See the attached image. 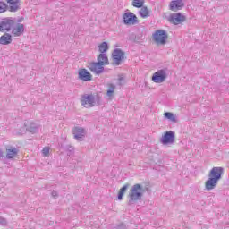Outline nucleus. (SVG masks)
Returning a JSON list of instances; mask_svg holds the SVG:
<instances>
[{
    "instance_id": "nucleus-1",
    "label": "nucleus",
    "mask_w": 229,
    "mask_h": 229,
    "mask_svg": "<svg viewBox=\"0 0 229 229\" xmlns=\"http://www.w3.org/2000/svg\"><path fill=\"white\" fill-rule=\"evenodd\" d=\"M223 174H225V168L221 166L213 167L208 174V178L205 182V189L208 191H214L217 184L219 183V180L223 178Z\"/></svg>"
},
{
    "instance_id": "nucleus-2",
    "label": "nucleus",
    "mask_w": 229,
    "mask_h": 229,
    "mask_svg": "<svg viewBox=\"0 0 229 229\" xmlns=\"http://www.w3.org/2000/svg\"><path fill=\"white\" fill-rule=\"evenodd\" d=\"M144 196V187L141 184H134L129 191L128 205H135L137 201H140Z\"/></svg>"
},
{
    "instance_id": "nucleus-3",
    "label": "nucleus",
    "mask_w": 229,
    "mask_h": 229,
    "mask_svg": "<svg viewBox=\"0 0 229 229\" xmlns=\"http://www.w3.org/2000/svg\"><path fill=\"white\" fill-rule=\"evenodd\" d=\"M81 105L84 108H92V106L99 105V98L93 94H84L81 98Z\"/></svg>"
},
{
    "instance_id": "nucleus-4",
    "label": "nucleus",
    "mask_w": 229,
    "mask_h": 229,
    "mask_svg": "<svg viewBox=\"0 0 229 229\" xmlns=\"http://www.w3.org/2000/svg\"><path fill=\"white\" fill-rule=\"evenodd\" d=\"M153 38L156 44H158L159 46H165L167 42V31L164 30H157L153 34Z\"/></svg>"
},
{
    "instance_id": "nucleus-5",
    "label": "nucleus",
    "mask_w": 229,
    "mask_h": 229,
    "mask_svg": "<svg viewBox=\"0 0 229 229\" xmlns=\"http://www.w3.org/2000/svg\"><path fill=\"white\" fill-rule=\"evenodd\" d=\"M168 76L169 71L165 68L161 69L154 72V74L152 75V81H154V83H164V81L167 80Z\"/></svg>"
},
{
    "instance_id": "nucleus-6",
    "label": "nucleus",
    "mask_w": 229,
    "mask_h": 229,
    "mask_svg": "<svg viewBox=\"0 0 229 229\" xmlns=\"http://www.w3.org/2000/svg\"><path fill=\"white\" fill-rule=\"evenodd\" d=\"M176 136L173 131H165L160 138V143L163 144V146H171L174 144Z\"/></svg>"
},
{
    "instance_id": "nucleus-7",
    "label": "nucleus",
    "mask_w": 229,
    "mask_h": 229,
    "mask_svg": "<svg viewBox=\"0 0 229 229\" xmlns=\"http://www.w3.org/2000/svg\"><path fill=\"white\" fill-rule=\"evenodd\" d=\"M26 131H30V133H37V131H38V125L26 121L24 123V126L21 127L20 129V131H17L16 133L18 135H24V133H26Z\"/></svg>"
},
{
    "instance_id": "nucleus-8",
    "label": "nucleus",
    "mask_w": 229,
    "mask_h": 229,
    "mask_svg": "<svg viewBox=\"0 0 229 229\" xmlns=\"http://www.w3.org/2000/svg\"><path fill=\"white\" fill-rule=\"evenodd\" d=\"M13 18H4L0 21V31L1 33H5L10 31L13 27Z\"/></svg>"
},
{
    "instance_id": "nucleus-9",
    "label": "nucleus",
    "mask_w": 229,
    "mask_h": 229,
    "mask_svg": "<svg viewBox=\"0 0 229 229\" xmlns=\"http://www.w3.org/2000/svg\"><path fill=\"white\" fill-rule=\"evenodd\" d=\"M187 20V17L185 15L182 14L181 13H174L170 15L169 21L172 22V24H174V26H178V24H182V22H185Z\"/></svg>"
},
{
    "instance_id": "nucleus-10",
    "label": "nucleus",
    "mask_w": 229,
    "mask_h": 229,
    "mask_svg": "<svg viewBox=\"0 0 229 229\" xmlns=\"http://www.w3.org/2000/svg\"><path fill=\"white\" fill-rule=\"evenodd\" d=\"M123 19L124 24H127L128 26H133L139 22L137 15H135L133 13H125Z\"/></svg>"
},
{
    "instance_id": "nucleus-11",
    "label": "nucleus",
    "mask_w": 229,
    "mask_h": 229,
    "mask_svg": "<svg viewBox=\"0 0 229 229\" xmlns=\"http://www.w3.org/2000/svg\"><path fill=\"white\" fill-rule=\"evenodd\" d=\"M88 69L91 71L94 74L97 76H99V74H103L105 72V66L101 64V63H90L88 66Z\"/></svg>"
},
{
    "instance_id": "nucleus-12",
    "label": "nucleus",
    "mask_w": 229,
    "mask_h": 229,
    "mask_svg": "<svg viewBox=\"0 0 229 229\" xmlns=\"http://www.w3.org/2000/svg\"><path fill=\"white\" fill-rule=\"evenodd\" d=\"M112 56H113L114 64L120 65L121 62L123 61V58H124V52H123L119 48H116L114 50Z\"/></svg>"
},
{
    "instance_id": "nucleus-13",
    "label": "nucleus",
    "mask_w": 229,
    "mask_h": 229,
    "mask_svg": "<svg viewBox=\"0 0 229 229\" xmlns=\"http://www.w3.org/2000/svg\"><path fill=\"white\" fill-rule=\"evenodd\" d=\"M12 29V35L13 37H21L24 33V24L22 23H16L13 21V25Z\"/></svg>"
},
{
    "instance_id": "nucleus-14",
    "label": "nucleus",
    "mask_w": 229,
    "mask_h": 229,
    "mask_svg": "<svg viewBox=\"0 0 229 229\" xmlns=\"http://www.w3.org/2000/svg\"><path fill=\"white\" fill-rule=\"evenodd\" d=\"M183 6H185L183 0H172L169 4V10H171V12H178L182 10Z\"/></svg>"
},
{
    "instance_id": "nucleus-15",
    "label": "nucleus",
    "mask_w": 229,
    "mask_h": 229,
    "mask_svg": "<svg viewBox=\"0 0 229 229\" xmlns=\"http://www.w3.org/2000/svg\"><path fill=\"white\" fill-rule=\"evenodd\" d=\"M78 77L82 81H92V74L85 68L79 70Z\"/></svg>"
},
{
    "instance_id": "nucleus-16",
    "label": "nucleus",
    "mask_w": 229,
    "mask_h": 229,
    "mask_svg": "<svg viewBox=\"0 0 229 229\" xmlns=\"http://www.w3.org/2000/svg\"><path fill=\"white\" fill-rule=\"evenodd\" d=\"M86 133H87V131L82 127H75L73 129L74 139H76L77 140H79L81 142V140H83V139H85Z\"/></svg>"
},
{
    "instance_id": "nucleus-17",
    "label": "nucleus",
    "mask_w": 229,
    "mask_h": 229,
    "mask_svg": "<svg viewBox=\"0 0 229 229\" xmlns=\"http://www.w3.org/2000/svg\"><path fill=\"white\" fill-rule=\"evenodd\" d=\"M11 12H17L21 9V0H6Z\"/></svg>"
},
{
    "instance_id": "nucleus-18",
    "label": "nucleus",
    "mask_w": 229,
    "mask_h": 229,
    "mask_svg": "<svg viewBox=\"0 0 229 229\" xmlns=\"http://www.w3.org/2000/svg\"><path fill=\"white\" fill-rule=\"evenodd\" d=\"M19 155V149L15 147H7L6 148V158L11 160L12 158H15V157Z\"/></svg>"
},
{
    "instance_id": "nucleus-19",
    "label": "nucleus",
    "mask_w": 229,
    "mask_h": 229,
    "mask_svg": "<svg viewBox=\"0 0 229 229\" xmlns=\"http://www.w3.org/2000/svg\"><path fill=\"white\" fill-rule=\"evenodd\" d=\"M115 89L116 86L114 84H107L106 96L110 101H112L114 99V96H115Z\"/></svg>"
},
{
    "instance_id": "nucleus-20",
    "label": "nucleus",
    "mask_w": 229,
    "mask_h": 229,
    "mask_svg": "<svg viewBox=\"0 0 229 229\" xmlns=\"http://www.w3.org/2000/svg\"><path fill=\"white\" fill-rule=\"evenodd\" d=\"M12 35L9 33H5L0 37V44L2 46H8L12 42Z\"/></svg>"
},
{
    "instance_id": "nucleus-21",
    "label": "nucleus",
    "mask_w": 229,
    "mask_h": 229,
    "mask_svg": "<svg viewBox=\"0 0 229 229\" xmlns=\"http://www.w3.org/2000/svg\"><path fill=\"white\" fill-rule=\"evenodd\" d=\"M97 63L101 64L104 67L105 65H108V56H106V54H100Z\"/></svg>"
},
{
    "instance_id": "nucleus-22",
    "label": "nucleus",
    "mask_w": 229,
    "mask_h": 229,
    "mask_svg": "<svg viewBox=\"0 0 229 229\" xmlns=\"http://www.w3.org/2000/svg\"><path fill=\"white\" fill-rule=\"evenodd\" d=\"M139 15L141 16L142 19H148L149 17V9L147 6L140 7Z\"/></svg>"
},
{
    "instance_id": "nucleus-23",
    "label": "nucleus",
    "mask_w": 229,
    "mask_h": 229,
    "mask_svg": "<svg viewBox=\"0 0 229 229\" xmlns=\"http://www.w3.org/2000/svg\"><path fill=\"white\" fill-rule=\"evenodd\" d=\"M164 117L168 119V121H171V123H176V114L173 113L166 112L164 114Z\"/></svg>"
},
{
    "instance_id": "nucleus-24",
    "label": "nucleus",
    "mask_w": 229,
    "mask_h": 229,
    "mask_svg": "<svg viewBox=\"0 0 229 229\" xmlns=\"http://www.w3.org/2000/svg\"><path fill=\"white\" fill-rule=\"evenodd\" d=\"M98 51L101 54H105L108 51V43L102 42L100 45H98Z\"/></svg>"
},
{
    "instance_id": "nucleus-25",
    "label": "nucleus",
    "mask_w": 229,
    "mask_h": 229,
    "mask_svg": "<svg viewBox=\"0 0 229 229\" xmlns=\"http://www.w3.org/2000/svg\"><path fill=\"white\" fill-rule=\"evenodd\" d=\"M132 6L134 8H142L144 6V0H133Z\"/></svg>"
},
{
    "instance_id": "nucleus-26",
    "label": "nucleus",
    "mask_w": 229,
    "mask_h": 229,
    "mask_svg": "<svg viewBox=\"0 0 229 229\" xmlns=\"http://www.w3.org/2000/svg\"><path fill=\"white\" fill-rule=\"evenodd\" d=\"M8 9V5L4 2H0V13H4Z\"/></svg>"
},
{
    "instance_id": "nucleus-27",
    "label": "nucleus",
    "mask_w": 229,
    "mask_h": 229,
    "mask_svg": "<svg viewBox=\"0 0 229 229\" xmlns=\"http://www.w3.org/2000/svg\"><path fill=\"white\" fill-rule=\"evenodd\" d=\"M42 155L43 157H49V147H45L42 149Z\"/></svg>"
},
{
    "instance_id": "nucleus-28",
    "label": "nucleus",
    "mask_w": 229,
    "mask_h": 229,
    "mask_svg": "<svg viewBox=\"0 0 229 229\" xmlns=\"http://www.w3.org/2000/svg\"><path fill=\"white\" fill-rule=\"evenodd\" d=\"M118 85H124V77L123 75L118 76Z\"/></svg>"
},
{
    "instance_id": "nucleus-29",
    "label": "nucleus",
    "mask_w": 229,
    "mask_h": 229,
    "mask_svg": "<svg viewBox=\"0 0 229 229\" xmlns=\"http://www.w3.org/2000/svg\"><path fill=\"white\" fill-rule=\"evenodd\" d=\"M7 224H8V222L4 218L0 217V225L1 226H6Z\"/></svg>"
},
{
    "instance_id": "nucleus-30",
    "label": "nucleus",
    "mask_w": 229,
    "mask_h": 229,
    "mask_svg": "<svg viewBox=\"0 0 229 229\" xmlns=\"http://www.w3.org/2000/svg\"><path fill=\"white\" fill-rule=\"evenodd\" d=\"M126 191H128V184H125L122 189H120V192H122L123 194H124Z\"/></svg>"
},
{
    "instance_id": "nucleus-31",
    "label": "nucleus",
    "mask_w": 229,
    "mask_h": 229,
    "mask_svg": "<svg viewBox=\"0 0 229 229\" xmlns=\"http://www.w3.org/2000/svg\"><path fill=\"white\" fill-rule=\"evenodd\" d=\"M123 196H124V193L119 191V193H118V199L121 201V199H123Z\"/></svg>"
},
{
    "instance_id": "nucleus-32",
    "label": "nucleus",
    "mask_w": 229,
    "mask_h": 229,
    "mask_svg": "<svg viewBox=\"0 0 229 229\" xmlns=\"http://www.w3.org/2000/svg\"><path fill=\"white\" fill-rule=\"evenodd\" d=\"M52 196H53V198H56V196H58V192L53 191H52Z\"/></svg>"
},
{
    "instance_id": "nucleus-33",
    "label": "nucleus",
    "mask_w": 229,
    "mask_h": 229,
    "mask_svg": "<svg viewBox=\"0 0 229 229\" xmlns=\"http://www.w3.org/2000/svg\"><path fill=\"white\" fill-rule=\"evenodd\" d=\"M126 228V225H124V224H122L119 225L118 229H124Z\"/></svg>"
},
{
    "instance_id": "nucleus-34",
    "label": "nucleus",
    "mask_w": 229,
    "mask_h": 229,
    "mask_svg": "<svg viewBox=\"0 0 229 229\" xmlns=\"http://www.w3.org/2000/svg\"><path fill=\"white\" fill-rule=\"evenodd\" d=\"M68 149H69L70 153H72V151H74V147L70 146V147L68 148Z\"/></svg>"
},
{
    "instance_id": "nucleus-35",
    "label": "nucleus",
    "mask_w": 229,
    "mask_h": 229,
    "mask_svg": "<svg viewBox=\"0 0 229 229\" xmlns=\"http://www.w3.org/2000/svg\"><path fill=\"white\" fill-rule=\"evenodd\" d=\"M4 157L3 150H0V157Z\"/></svg>"
}]
</instances>
